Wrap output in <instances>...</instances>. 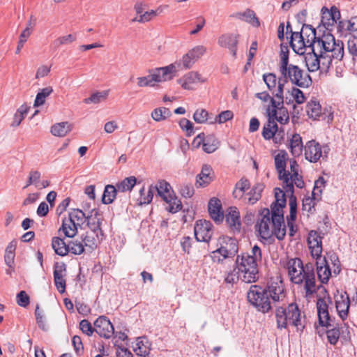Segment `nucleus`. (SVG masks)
<instances>
[{"mask_svg":"<svg viewBox=\"0 0 357 357\" xmlns=\"http://www.w3.org/2000/svg\"><path fill=\"white\" fill-rule=\"evenodd\" d=\"M284 84L288 81L301 88H307L312 84L310 75L296 65L289 64L280 69Z\"/></svg>","mask_w":357,"mask_h":357,"instance_id":"nucleus-7","label":"nucleus"},{"mask_svg":"<svg viewBox=\"0 0 357 357\" xmlns=\"http://www.w3.org/2000/svg\"><path fill=\"white\" fill-rule=\"evenodd\" d=\"M154 191L151 189V185L149 187L147 192L145 191V188L143 186L139 190V197L138 198L139 205L149 204L151 202L153 197Z\"/></svg>","mask_w":357,"mask_h":357,"instance_id":"nucleus-44","label":"nucleus"},{"mask_svg":"<svg viewBox=\"0 0 357 357\" xmlns=\"http://www.w3.org/2000/svg\"><path fill=\"white\" fill-rule=\"evenodd\" d=\"M316 331L319 336L326 333L328 341L331 344L335 345L339 340L340 331L337 325L334 326L331 324V326L327 328L326 331H323L322 332L316 326Z\"/></svg>","mask_w":357,"mask_h":357,"instance_id":"nucleus-32","label":"nucleus"},{"mask_svg":"<svg viewBox=\"0 0 357 357\" xmlns=\"http://www.w3.org/2000/svg\"><path fill=\"white\" fill-rule=\"evenodd\" d=\"M316 270L319 280L322 284H327L330 277L332 276L333 270L330 268L329 264L325 257L316 259Z\"/></svg>","mask_w":357,"mask_h":357,"instance_id":"nucleus-18","label":"nucleus"},{"mask_svg":"<svg viewBox=\"0 0 357 357\" xmlns=\"http://www.w3.org/2000/svg\"><path fill=\"white\" fill-rule=\"evenodd\" d=\"M149 342L143 337H139L137 343V349L135 351L137 352V355H139L143 357H146L148 354H149Z\"/></svg>","mask_w":357,"mask_h":357,"instance_id":"nucleus-49","label":"nucleus"},{"mask_svg":"<svg viewBox=\"0 0 357 357\" xmlns=\"http://www.w3.org/2000/svg\"><path fill=\"white\" fill-rule=\"evenodd\" d=\"M275 314L277 328L280 330L287 328L289 324L296 327L297 331L303 332L305 328L304 319L303 320L301 311L295 303H291L286 307H278Z\"/></svg>","mask_w":357,"mask_h":357,"instance_id":"nucleus-3","label":"nucleus"},{"mask_svg":"<svg viewBox=\"0 0 357 357\" xmlns=\"http://www.w3.org/2000/svg\"><path fill=\"white\" fill-rule=\"evenodd\" d=\"M321 23L326 27L327 30L331 31V27L333 26L337 20L340 19V12L339 9L333 6L330 10L326 7H323L321 9Z\"/></svg>","mask_w":357,"mask_h":357,"instance_id":"nucleus-17","label":"nucleus"},{"mask_svg":"<svg viewBox=\"0 0 357 357\" xmlns=\"http://www.w3.org/2000/svg\"><path fill=\"white\" fill-rule=\"evenodd\" d=\"M151 189L154 192H157L158 195L162 198L165 202L171 201V195L173 194V191H171V185L169 183L165 180L160 181L157 185H151Z\"/></svg>","mask_w":357,"mask_h":357,"instance_id":"nucleus-29","label":"nucleus"},{"mask_svg":"<svg viewBox=\"0 0 357 357\" xmlns=\"http://www.w3.org/2000/svg\"><path fill=\"white\" fill-rule=\"evenodd\" d=\"M208 112L204 109H198L193 114V119L197 123H204L207 121Z\"/></svg>","mask_w":357,"mask_h":357,"instance_id":"nucleus-58","label":"nucleus"},{"mask_svg":"<svg viewBox=\"0 0 357 357\" xmlns=\"http://www.w3.org/2000/svg\"><path fill=\"white\" fill-rule=\"evenodd\" d=\"M157 15V12L155 10H151L150 11H146L144 13L139 15L137 17H135L132 20L134 22H138L140 23H144L150 21L153 17Z\"/></svg>","mask_w":357,"mask_h":357,"instance_id":"nucleus-60","label":"nucleus"},{"mask_svg":"<svg viewBox=\"0 0 357 357\" xmlns=\"http://www.w3.org/2000/svg\"><path fill=\"white\" fill-rule=\"evenodd\" d=\"M326 45L324 47L325 52H332L331 56L334 59L341 60L344 55V46L343 43L340 40L337 42H325Z\"/></svg>","mask_w":357,"mask_h":357,"instance_id":"nucleus-30","label":"nucleus"},{"mask_svg":"<svg viewBox=\"0 0 357 357\" xmlns=\"http://www.w3.org/2000/svg\"><path fill=\"white\" fill-rule=\"evenodd\" d=\"M349 305V297L346 292L337 297L335 300L336 310L342 321L345 320L348 317Z\"/></svg>","mask_w":357,"mask_h":357,"instance_id":"nucleus-24","label":"nucleus"},{"mask_svg":"<svg viewBox=\"0 0 357 357\" xmlns=\"http://www.w3.org/2000/svg\"><path fill=\"white\" fill-rule=\"evenodd\" d=\"M208 210L210 217L215 222H220L223 220L224 213L222 208L221 202L216 197L210 199L208 204Z\"/></svg>","mask_w":357,"mask_h":357,"instance_id":"nucleus-23","label":"nucleus"},{"mask_svg":"<svg viewBox=\"0 0 357 357\" xmlns=\"http://www.w3.org/2000/svg\"><path fill=\"white\" fill-rule=\"evenodd\" d=\"M307 242L312 257L315 259L322 257V236L317 231H310L308 234Z\"/></svg>","mask_w":357,"mask_h":357,"instance_id":"nucleus-15","label":"nucleus"},{"mask_svg":"<svg viewBox=\"0 0 357 357\" xmlns=\"http://www.w3.org/2000/svg\"><path fill=\"white\" fill-rule=\"evenodd\" d=\"M104 234H99L96 232L86 231L82 235V241L84 247L90 250H95L103 239Z\"/></svg>","mask_w":357,"mask_h":357,"instance_id":"nucleus-26","label":"nucleus"},{"mask_svg":"<svg viewBox=\"0 0 357 357\" xmlns=\"http://www.w3.org/2000/svg\"><path fill=\"white\" fill-rule=\"evenodd\" d=\"M236 268L241 274V280L245 283L255 282L259 278L258 263L247 255H238L235 263Z\"/></svg>","mask_w":357,"mask_h":357,"instance_id":"nucleus-6","label":"nucleus"},{"mask_svg":"<svg viewBox=\"0 0 357 357\" xmlns=\"http://www.w3.org/2000/svg\"><path fill=\"white\" fill-rule=\"evenodd\" d=\"M212 224L206 220L197 221L195 226V236L197 241L209 242L213 235Z\"/></svg>","mask_w":357,"mask_h":357,"instance_id":"nucleus-14","label":"nucleus"},{"mask_svg":"<svg viewBox=\"0 0 357 357\" xmlns=\"http://www.w3.org/2000/svg\"><path fill=\"white\" fill-rule=\"evenodd\" d=\"M52 247L55 253L61 257L67 255L69 252L68 244L67 245L63 239L59 237L52 238Z\"/></svg>","mask_w":357,"mask_h":357,"instance_id":"nucleus-35","label":"nucleus"},{"mask_svg":"<svg viewBox=\"0 0 357 357\" xmlns=\"http://www.w3.org/2000/svg\"><path fill=\"white\" fill-rule=\"evenodd\" d=\"M331 303V298L329 296L327 298V300L324 298L317 299V308L319 324L322 327L328 328L331 326L332 320L328 312V304Z\"/></svg>","mask_w":357,"mask_h":357,"instance_id":"nucleus-13","label":"nucleus"},{"mask_svg":"<svg viewBox=\"0 0 357 357\" xmlns=\"http://www.w3.org/2000/svg\"><path fill=\"white\" fill-rule=\"evenodd\" d=\"M250 182L247 178H242L235 185V189L233 191L234 198H241L245 191L250 188Z\"/></svg>","mask_w":357,"mask_h":357,"instance_id":"nucleus-43","label":"nucleus"},{"mask_svg":"<svg viewBox=\"0 0 357 357\" xmlns=\"http://www.w3.org/2000/svg\"><path fill=\"white\" fill-rule=\"evenodd\" d=\"M263 287L273 303L283 301L286 297L284 284L278 277L271 278Z\"/></svg>","mask_w":357,"mask_h":357,"instance_id":"nucleus-12","label":"nucleus"},{"mask_svg":"<svg viewBox=\"0 0 357 357\" xmlns=\"http://www.w3.org/2000/svg\"><path fill=\"white\" fill-rule=\"evenodd\" d=\"M163 77L165 80L171 79L172 78V74L176 72V64L172 63L167 66L159 68Z\"/></svg>","mask_w":357,"mask_h":357,"instance_id":"nucleus-59","label":"nucleus"},{"mask_svg":"<svg viewBox=\"0 0 357 357\" xmlns=\"http://www.w3.org/2000/svg\"><path fill=\"white\" fill-rule=\"evenodd\" d=\"M290 281L303 285L304 297L311 298L321 286L316 284L314 266L312 263L303 264L300 258H291L286 264Z\"/></svg>","mask_w":357,"mask_h":357,"instance_id":"nucleus-2","label":"nucleus"},{"mask_svg":"<svg viewBox=\"0 0 357 357\" xmlns=\"http://www.w3.org/2000/svg\"><path fill=\"white\" fill-rule=\"evenodd\" d=\"M248 301L255 309L263 314L272 310V301L264 287L259 285H251L248 292Z\"/></svg>","mask_w":357,"mask_h":357,"instance_id":"nucleus-8","label":"nucleus"},{"mask_svg":"<svg viewBox=\"0 0 357 357\" xmlns=\"http://www.w3.org/2000/svg\"><path fill=\"white\" fill-rule=\"evenodd\" d=\"M218 246V248L210 254L212 261L215 264H222L226 259L235 257L238 252V242L231 237H220Z\"/></svg>","mask_w":357,"mask_h":357,"instance_id":"nucleus-5","label":"nucleus"},{"mask_svg":"<svg viewBox=\"0 0 357 357\" xmlns=\"http://www.w3.org/2000/svg\"><path fill=\"white\" fill-rule=\"evenodd\" d=\"M206 79L203 78L202 75L196 71H190L178 79V83L181 84L184 89H192V85L197 82L204 83Z\"/></svg>","mask_w":357,"mask_h":357,"instance_id":"nucleus-19","label":"nucleus"},{"mask_svg":"<svg viewBox=\"0 0 357 357\" xmlns=\"http://www.w3.org/2000/svg\"><path fill=\"white\" fill-rule=\"evenodd\" d=\"M79 329L88 336H91L95 331L94 328L87 319H83L79 322Z\"/></svg>","mask_w":357,"mask_h":357,"instance_id":"nucleus-63","label":"nucleus"},{"mask_svg":"<svg viewBox=\"0 0 357 357\" xmlns=\"http://www.w3.org/2000/svg\"><path fill=\"white\" fill-rule=\"evenodd\" d=\"M302 33L305 36L306 43L310 47H314L316 37V29L310 24H303L302 26Z\"/></svg>","mask_w":357,"mask_h":357,"instance_id":"nucleus-39","label":"nucleus"},{"mask_svg":"<svg viewBox=\"0 0 357 357\" xmlns=\"http://www.w3.org/2000/svg\"><path fill=\"white\" fill-rule=\"evenodd\" d=\"M100 215L99 210L93 208L87 214L86 222L90 231L96 232L99 234H104L101 229L102 221Z\"/></svg>","mask_w":357,"mask_h":357,"instance_id":"nucleus-21","label":"nucleus"},{"mask_svg":"<svg viewBox=\"0 0 357 357\" xmlns=\"http://www.w3.org/2000/svg\"><path fill=\"white\" fill-rule=\"evenodd\" d=\"M263 183H257L251 189V190L245 195V200L249 204H255L261 197V192L264 190Z\"/></svg>","mask_w":357,"mask_h":357,"instance_id":"nucleus-31","label":"nucleus"},{"mask_svg":"<svg viewBox=\"0 0 357 357\" xmlns=\"http://www.w3.org/2000/svg\"><path fill=\"white\" fill-rule=\"evenodd\" d=\"M166 202L169 204L168 211L172 213H175L182 208V203L181 200L175 196H173V195H171V201Z\"/></svg>","mask_w":357,"mask_h":357,"instance_id":"nucleus-56","label":"nucleus"},{"mask_svg":"<svg viewBox=\"0 0 357 357\" xmlns=\"http://www.w3.org/2000/svg\"><path fill=\"white\" fill-rule=\"evenodd\" d=\"M304 146L303 145L302 137L299 134L295 133L289 140V149L294 157H298L301 155Z\"/></svg>","mask_w":357,"mask_h":357,"instance_id":"nucleus-33","label":"nucleus"},{"mask_svg":"<svg viewBox=\"0 0 357 357\" xmlns=\"http://www.w3.org/2000/svg\"><path fill=\"white\" fill-rule=\"evenodd\" d=\"M94 330L100 336L105 339L110 338L114 333V328L105 316H100L94 321Z\"/></svg>","mask_w":357,"mask_h":357,"instance_id":"nucleus-16","label":"nucleus"},{"mask_svg":"<svg viewBox=\"0 0 357 357\" xmlns=\"http://www.w3.org/2000/svg\"><path fill=\"white\" fill-rule=\"evenodd\" d=\"M241 255H247L252 259H255V261L257 263L261 262L262 258L261 250L257 245H255L252 248L250 252H243L241 254Z\"/></svg>","mask_w":357,"mask_h":357,"instance_id":"nucleus-55","label":"nucleus"},{"mask_svg":"<svg viewBox=\"0 0 357 357\" xmlns=\"http://www.w3.org/2000/svg\"><path fill=\"white\" fill-rule=\"evenodd\" d=\"M53 92V89L52 86H47L39 91L34 101V107H38L43 105L47 97H48Z\"/></svg>","mask_w":357,"mask_h":357,"instance_id":"nucleus-48","label":"nucleus"},{"mask_svg":"<svg viewBox=\"0 0 357 357\" xmlns=\"http://www.w3.org/2000/svg\"><path fill=\"white\" fill-rule=\"evenodd\" d=\"M306 113L310 119L317 120L320 117L325 119V112H322L321 106L316 99H312L305 107Z\"/></svg>","mask_w":357,"mask_h":357,"instance_id":"nucleus-27","label":"nucleus"},{"mask_svg":"<svg viewBox=\"0 0 357 357\" xmlns=\"http://www.w3.org/2000/svg\"><path fill=\"white\" fill-rule=\"evenodd\" d=\"M171 115L169 109L165 107L155 108L151 112V117L155 121H164Z\"/></svg>","mask_w":357,"mask_h":357,"instance_id":"nucleus-45","label":"nucleus"},{"mask_svg":"<svg viewBox=\"0 0 357 357\" xmlns=\"http://www.w3.org/2000/svg\"><path fill=\"white\" fill-rule=\"evenodd\" d=\"M272 105H268L266 109L268 117L267 122L264 125L262 136L266 140H270L275 135L278 131V121L281 124H286L289 122V116L287 109L284 107H278L275 102L273 100Z\"/></svg>","mask_w":357,"mask_h":357,"instance_id":"nucleus-4","label":"nucleus"},{"mask_svg":"<svg viewBox=\"0 0 357 357\" xmlns=\"http://www.w3.org/2000/svg\"><path fill=\"white\" fill-rule=\"evenodd\" d=\"M35 317H36V323H37L38 327L44 331H47V326L45 324L43 311L40 309V307L38 305H37L36 307Z\"/></svg>","mask_w":357,"mask_h":357,"instance_id":"nucleus-52","label":"nucleus"},{"mask_svg":"<svg viewBox=\"0 0 357 357\" xmlns=\"http://www.w3.org/2000/svg\"><path fill=\"white\" fill-rule=\"evenodd\" d=\"M84 245L82 241H72L68 243L69 252L75 255H79L84 252Z\"/></svg>","mask_w":357,"mask_h":357,"instance_id":"nucleus-51","label":"nucleus"},{"mask_svg":"<svg viewBox=\"0 0 357 357\" xmlns=\"http://www.w3.org/2000/svg\"><path fill=\"white\" fill-rule=\"evenodd\" d=\"M71 130V125L68 122L56 123L51 128V132L57 137H63Z\"/></svg>","mask_w":357,"mask_h":357,"instance_id":"nucleus-42","label":"nucleus"},{"mask_svg":"<svg viewBox=\"0 0 357 357\" xmlns=\"http://www.w3.org/2000/svg\"><path fill=\"white\" fill-rule=\"evenodd\" d=\"M78 227L72 222L71 220L65 218L63 220L61 227L59 231H62L66 237L73 238L77 233Z\"/></svg>","mask_w":357,"mask_h":357,"instance_id":"nucleus-37","label":"nucleus"},{"mask_svg":"<svg viewBox=\"0 0 357 357\" xmlns=\"http://www.w3.org/2000/svg\"><path fill=\"white\" fill-rule=\"evenodd\" d=\"M108 93V91H96L92 93L90 97L85 98L84 102L86 104L99 103L107 99Z\"/></svg>","mask_w":357,"mask_h":357,"instance_id":"nucleus-47","label":"nucleus"},{"mask_svg":"<svg viewBox=\"0 0 357 357\" xmlns=\"http://www.w3.org/2000/svg\"><path fill=\"white\" fill-rule=\"evenodd\" d=\"M206 51V47L204 45H197L189 50L188 52L192 59L197 61Z\"/></svg>","mask_w":357,"mask_h":357,"instance_id":"nucleus-62","label":"nucleus"},{"mask_svg":"<svg viewBox=\"0 0 357 357\" xmlns=\"http://www.w3.org/2000/svg\"><path fill=\"white\" fill-rule=\"evenodd\" d=\"M263 80L273 97L278 99V100H273L275 105L278 107H284V82L282 75L278 79L274 73H265L263 75Z\"/></svg>","mask_w":357,"mask_h":357,"instance_id":"nucleus-9","label":"nucleus"},{"mask_svg":"<svg viewBox=\"0 0 357 357\" xmlns=\"http://www.w3.org/2000/svg\"><path fill=\"white\" fill-rule=\"evenodd\" d=\"M310 52L305 56L306 66L310 72H316L320 68V58L323 57V52L319 51V54L315 52L314 47H310Z\"/></svg>","mask_w":357,"mask_h":357,"instance_id":"nucleus-22","label":"nucleus"},{"mask_svg":"<svg viewBox=\"0 0 357 357\" xmlns=\"http://www.w3.org/2000/svg\"><path fill=\"white\" fill-rule=\"evenodd\" d=\"M330 150L328 144L321 145L314 139L310 140L304 146L305 157L309 162L315 163L321 158L326 160Z\"/></svg>","mask_w":357,"mask_h":357,"instance_id":"nucleus-10","label":"nucleus"},{"mask_svg":"<svg viewBox=\"0 0 357 357\" xmlns=\"http://www.w3.org/2000/svg\"><path fill=\"white\" fill-rule=\"evenodd\" d=\"M316 196H305L302 201V210L309 216L315 212Z\"/></svg>","mask_w":357,"mask_h":357,"instance_id":"nucleus-41","label":"nucleus"},{"mask_svg":"<svg viewBox=\"0 0 357 357\" xmlns=\"http://www.w3.org/2000/svg\"><path fill=\"white\" fill-rule=\"evenodd\" d=\"M288 154L285 151H280L275 156V166L278 174V178L283 181V188L287 192H293L289 171L286 170Z\"/></svg>","mask_w":357,"mask_h":357,"instance_id":"nucleus-11","label":"nucleus"},{"mask_svg":"<svg viewBox=\"0 0 357 357\" xmlns=\"http://www.w3.org/2000/svg\"><path fill=\"white\" fill-rule=\"evenodd\" d=\"M219 144L215 135H209L204 137L203 150L207 153H212L218 149Z\"/></svg>","mask_w":357,"mask_h":357,"instance_id":"nucleus-38","label":"nucleus"},{"mask_svg":"<svg viewBox=\"0 0 357 357\" xmlns=\"http://www.w3.org/2000/svg\"><path fill=\"white\" fill-rule=\"evenodd\" d=\"M76 40V35L75 34H68L66 36H61L56 38L54 41V45L55 47H59L63 45H68L73 43Z\"/></svg>","mask_w":357,"mask_h":357,"instance_id":"nucleus-54","label":"nucleus"},{"mask_svg":"<svg viewBox=\"0 0 357 357\" xmlns=\"http://www.w3.org/2000/svg\"><path fill=\"white\" fill-rule=\"evenodd\" d=\"M238 35L232 33L223 34L219 37L218 43L220 47L229 49L234 57L236 56Z\"/></svg>","mask_w":357,"mask_h":357,"instance_id":"nucleus-20","label":"nucleus"},{"mask_svg":"<svg viewBox=\"0 0 357 357\" xmlns=\"http://www.w3.org/2000/svg\"><path fill=\"white\" fill-rule=\"evenodd\" d=\"M30 36V30L24 29L20 35L18 44L15 50V54H19L24 47V43L27 41Z\"/></svg>","mask_w":357,"mask_h":357,"instance_id":"nucleus-61","label":"nucleus"},{"mask_svg":"<svg viewBox=\"0 0 357 357\" xmlns=\"http://www.w3.org/2000/svg\"><path fill=\"white\" fill-rule=\"evenodd\" d=\"M275 200L271 208L259 211L255 225V233L261 242L273 241V236L282 241L286 236L283 208L286 206L285 192L280 188L274 189Z\"/></svg>","mask_w":357,"mask_h":357,"instance_id":"nucleus-1","label":"nucleus"},{"mask_svg":"<svg viewBox=\"0 0 357 357\" xmlns=\"http://www.w3.org/2000/svg\"><path fill=\"white\" fill-rule=\"evenodd\" d=\"M328 257L333 264V273L334 276H337L341 271V264L338 256L336 253L331 252L328 254Z\"/></svg>","mask_w":357,"mask_h":357,"instance_id":"nucleus-53","label":"nucleus"},{"mask_svg":"<svg viewBox=\"0 0 357 357\" xmlns=\"http://www.w3.org/2000/svg\"><path fill=\"white\" fill-rule=\"evenodd\" d=\"M287 192V191L285 190ZM287 193H290V196L289 197V215L287 217H291V220H296V214H297V199L296 196L294 195V192H287Z\"/></svg>","mask_w":357,"mask_h":357,"instance_id":"nucleus-50","label":"nucleus"},{"mask_svg":"<svg viewBox=\"0 0 357 357\" xmlns=\"http://www.w3.org/2000/svg\"><path fill=\"white\" fill-rule=\"evenodd\" d=\"M233 17L244 20L255 27H259L260 26V22L258 17H257L255 12L250 9H247L243 13H236L233 15Z\"/></svg>","mask_w":357,"mask_h":357,"instance_id":"nucleus-34","label":"nucleus"},{"mask_svg":"<svg viewBox=\"0 0 357 357\" xmlns=\"http://www.w3.org/2000/svg\"><path fill=\"white\" fill-rule=\"evenodd\" d=\"M225 221L233 231H240L241 220L239 212L236 207H231L225 215Z\"/></svg>","mask_w":357,"mask_h":357,"instance_id":"nucleus-28","label":"nucleus"},{"mask_svg":"<svg viewBox=\"0 0 357 357\" xmlns=\"http://www.w3.org/2000/svg\"><path fill=\"white\" fill-rule=\"evenodd\" d=\"M87 215L79 208H73L68 214V219L71 220L77 227H81L86 221Z\"/></svg>","mask_w":357,"mask_h":357,"instance_id":"nucleus-36","label":"nucleus"},{"mask_svg":"<svg viewBox=\"0 0 357 357\" xmlns=\"http://www.w3.org/2000/svg\"><path fill=\"white\" fill-rule=\"evenodd\" d=\"M118 189L113 185H107L105 188L102 202L105 204H112L116 197Z\"/></svg>","mask_w":357,"mask_h":357,"instance_id":"nucleus-40","label":"nucleus"},{"mask_svg":"<svg viewBox=\"0 0 357 357\" xmlns=\"http://www.w3.org/2000/svg\"><path fill=\"white\" fill-rule=\"evenodd\" d=\"M213 179V170L211 165L205 164L202 166L201 172L197 175L196 185L197 187H206Z\"/></svg>","mask_w":357,"mask_h":357,"instance_id":"nucleus-25","label":"nucleus"},{"mask_svg":"<svg viewBox=\"0 0 357 357\" xmlns=\"http://www.w3.org/2000/svg\"><path fill=\"white\" fill-rule=\"evenodd\" d=\"M239 280H241V274L238 273V270L236 268L235 265H234L233 270L227 273L225 278V282L228 284H234Z\"/></svg>","mask_w":357,"mask_h":357,"instance_id":"nucleus-57","label":"nucleus"},{"mask_svg":"<svg viewBox=\"0 0 357 357\" xmlns=\"http://www.w3.org/2000/svg\"><path fill=\"white\" fill-rule=\"evenodd\" d=\"M17 303L23 307H26L29 305L30 298L24 291H20L16 296Z\"/></svg>","mask_w":357,"mask_h":357,"instance_id":"nucleus-64","label":"nucleus"},{"mask_svg":"<svg viewBox=\"0 0 357 357\" xmlns=\"http://www.w3.org/2000/svg\"><path fill=\"white\" fill-rule=\"evenodd\" d=\"M136 183V178L135 176H130L117 183L116 188L119 192L131 191Z\"/></svg>","mask_w":357,"mask_h":357,"instance_id":"nucleus-46","label":"nucleus"}]
</instances>
